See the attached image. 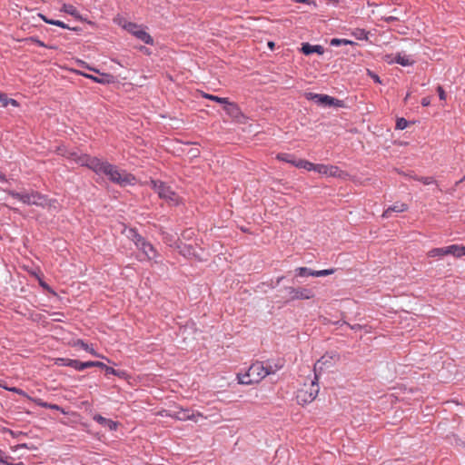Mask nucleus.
I'll return each mask as SVG.
<instances>
[{
  "mask_svg": "<svg viewBox=\"0 0 465 465\" xmlns=\"http://www.w3.org/2000/svg\"><path fill=\"white\" fill-rule=\"evenodd\" d=\"M70 157H73L77 164L86 166L97 174L106 175L112 183L120 186L131 185L135 182V177L133 174L119 169L107 161H103L89 154L76 155L72 153Z\"/></svg>",
  "mask_w": 465,
  "mask_h": 465,
  "instance_id": "1",
  "label": "nucleus"
},
{
  "mask_svg": "<svg viewBox=\"0 0 465 465\" xmlns=\"http://www.w3.org/2000/svg\"><path fill=\"white\" fill-rule=\"evenodd\" d=\"M7 193L15 199L19 200L27 205H36L41 207H54L56 209L57 201L49 200L45 195L35 191L17 193L15 191H7Z\"/></svg>",
  "mask_w": 465,
  "mask_h": 465,
  "instance_id": "2",
  "label": "nucleus"
},
{
  "mask_svg": "<svg viewBox=\"0 0 465 465\" xmlns=\"http://www.w3.org/2000/svg\"><path fill=\"white\" fill-rule=\"evenodd\" d=\"M271 373H272V367H265L262 362L256 361L245 373H238L237 381L240 384L249 385L261 381Z\"/></svg>",
  "mask_w": 465,
  "mask_h": 465,
  "instance_id": "3",
  "label": "nucleus"
},
{
  "mask_svg": "<svg viewBox=\"0 0 465 465\" xmlns=\"http://www.w3.org/2000/svg\"><path fill=\"white\" fill-rule=\"evenodd\" d=\"M127 237L130 238L135 246L143 252L147 260H154L158 257V252L155 248L145 239L141 236L135 229L130 228L128 230Z\"/></svg>",
  "mask_w": 465,
  "mask_h": 465,
  "instance_id": "4",
  "label": "nucleus"
},
{
  "mask_svg": "<svg viewBox=\"0 0 465 465\" xmlns=\"http://www.w3.org/2000/svg\"><path fill=\"white\" fill-rule=\"evenodd\" d=\"M114 22L144 44H153V39L147 32L144 31L142 25L127 22L124 17H116L114 18Z\"/></svg>",
  "mask_w": 465,
  "mask_h": 465,
  "instance_id": "5",
  "label": "nucleus"
},
{
  "mask_svg": "<svg viewBox=\"0 0 465 465\" xmlns=\"http://www.w3.org/2000/svg\"><path fill=\"white\" fill-rule=\"evenodd\" d=\"M319 391L318 376L315 374L314 380H312L310 384H304L297 391L296 399L298 403L301 405L311 403L316 399Z\"/></svg>",
  "mask_w": 465,
  "mask_h": 465,
  "instance_id": "6",
  "label": "nucleus"
},
{
  "mask_svg": "<svg viewBox=\"0 0 465 465\" xmlns=\"http://www.w3.org/2000/svg\"><path fill=\"white\" fill-rule=\"evenodd\" d=\"M300 166L307 171H314L326 177H341L342 172L335 165L301 162Z\"/></svg>",
  "mask_w": 465,
  "mask_h": 465,
  "instance_id": "7",
  "label": "nucleus"
},
{
  "mask_svg": "<svg viewBox=\"0 0 465 465\" xmlns=\"http://www.w3.org/2000/svg\"><path fill=\"white\" fill-rule=\"evenodd\" d=\"M149 185L152 189L157 193L160 198L165 200L167 203L173 205H176L179 203V196L172 188L166 185L164 183L156 180H151Z\"/></svg>",
  "mask_w": 465,
  "mask_h": 465,
  "instance_id": "8",
  "label": "nucleus"
},
{
  "mask_svg": "<svg viewBox=\"0 0 465 465\" xmlns=\"http://www.w3.org/2000/svg\"><path fill=\"white\" fill-rule=\"evenodd\" d=\"M83 64H84V68L88 69L89 71L94 72V73L98 74L99 75L95 76V75L85 74V73H80L81 75H83L88 79H91L95 83L102 84H113L115 82V78L114 75H112L110 74H106V73H100L99 70L89 66L85 63H83Z\"/></svg>",
  "mask_w": 465,
  "mask_h": 465,
  "instance_id": "9",
  "label": "nucleus"
},
{
  "mask_svg": "<svg viewBox=\"0 0 465 465\" xmlns=\"http://www.w3.org/2000/svg\"><path fill=\"white\" fill-rule=\"evenodd\" d=\"M286 292L290 300H310L314 297L312 290L307 288L287 287Z\"/></svg>",
  "mask_w": 465,
  "mask_h": 465,
  "instance_id": "10",
  "label": "nucleus"
},
{
  "mask_svg": "<svg viewBox=\"0 0 465 465\" xmlns=\"http://www.w3.org/2000/svg\"><path fill=\"white\" fill-rule=\"evenodd\" d=\"M170 416L179 420H193L195 422L198 421L199 418H203V415L199 411H191L189 410L183 409L176 411L173 415Z\"/></svg>",
  "mask_w": 465,
  "mask_h": 465,
  "instance_id": "11",
  "label": "nucleus"
},
{
  "mask_svg": "<svg viewBox=\"0 0 465 465\" xmlns=\"http://www.w3.org/2000/svg\"><path fill=\"white\" fill-rule=\"evenodd\" d=\"M276 159L282 162H285L288 163H291L294 165L297 168H301L300 163L301 162H306L307 160L304 159H296L295 156L292 153H277Z\"/></svg>",
  "mask_w": 465,
  "mask_h": 465,
  "instance_id": "12",
  "label": "nucleus"
},
{
  "mask_svg": "<svg viewBox=\"0 0 465 465\" xmlns=\"http://www.w3.org/2000/svg\"><path fill=\"white\" fill-rule=\"evenodd\" d=\"M223 109L227 114L233 119H239L242 116L239 106L236 104L230 102L229 100H227V103H225Z\"/></svg>",
  "mask_w": 465,
  "mask_h": 465,
  "instance_id": "13",
  "label": "nucleus"
},
{
  "mask_svg": "<svg viewBox=\"0 0 465 465\" xmlns=\"http://www.w3.org/2000/svg\"><path fill=\"white\" fill-rule=\"evenodd\" d=\"M311 99H315L316 102L320 104H323V105H334L336 104L335 102H339V100H336L335 98L333 97H331L327 94H309Z\"/></svg>",
  "mask_w": 465,
  "mask_h": 465,
  "instance_id": "14",
  "label": "nucleus"
},
{
  "mask_svg": "<svg viewBox=\"0 0 465 465\" xmlns=\"http://www.w3.org/2000/svg\"><path fill=\"white\" fill-rule=\"evenodd\" d=\"M94 420L104 427L108 428L110 430H115L118 427V423L103 417L100 414H95Z\"/></svg>",
  "mask_w": 465,
  "mask_h": 465,
  "instance_id": "15",
  "label": "nucleus"
},
{
  "mask_svg": "<svg viewBox=\"0 0 465 465\" xmlns=\"http://www.w3.org/2000/svg\"><path fill=\"white\" fill-rule=\"evenodd\" d=\"M408 210V204L404 203H397L390 207H388L382 213V217L383 218H389L391 216V213L392 212H397V213H402V212H405Z\"/></svg>",
  "mask_w": 465,
  "mask_h": 465,
  "instance_id": "16",
  "label": "nucleus"
},
{
  "mask_svg": "<svg viewBox=\"0 0 465 465\" xmlns=\"http://www.w3.org/2000/svg\"><path fill=\"white\" fill-rule=\"evenodd\" d=\"M55 364L58 366H69L77 371H81L80 361L77 360L57 358L55 359Z\"/></svg>",
  "mask_w": 465,
  "mask_h": 465,
  "instance_id": "17",
  "label": "nucleus"
},
{
  "mask_svg": "<svg viewBox=\"0 0 465 465\" xmlns=\"http://www.w3.org/2000/svg\"><path fill=\"white\" fill-rule=\"evenodd\" d=\"M446 255H453L455 257H461L465 255V247L458 244H453L445 247Z\"/></svg>",
  "mask_w": 465,
  "mask_h": 465,
  "instance_id": "18",
  "label": "nucleus"
},
{
  "mask_svg": "<svg viewBox=\"0 0 465 465\" xmlns=\"http://www.w3.org/2000/svg\"><path fill=\"white\" fill-rule=\"evenodd\" d=\"M302 52L306 54H312L313 53H317L319 54H323V47L322 45H311L308 43L302 44Z\"/></svg>",
  "mask_w": 465,
  "mask_h": 465,
  "instance_id": "19",
  "label": "nucleus"
},
{
  "mask_svg": "<svg viewBox=\"0 0 465 465\" xmlns=\"http://www.w3.org/2000/svg\"><path fill=\"white\" fill-rule=\"evenodd\" d=\"M395 63L402 65V66H410L414 64V60L411 55H407L405 54L399 53L395 55Z\"/></svg>",
  "mask_w": 465,
  "mask_h": 465,
  "instance_id": "20",
  "label": "nucleus"
},
{
  "mask_svg": "<svg viewBox=\"0 0 465 465\" xmlns=\"http://www.w3.org/2000/svg\"><path fill=\"white\" fill-rule=\"evenodd\" d=\"M61 11L62 12H64L72 16H74L75 19L77 20H80V21H84V19L82 17V15L79 14V12L77 11V9L72 5H69V4H64L62 5V8H61Z\"/></svg>",
  "mask_w": 465,
  "mask_h": 465,
  "instance_id": "21",
  "label": "nucleus"
},
{
  "mask_svg": "<svg viewBox=\"0 0 465 465\" xmlns=\"http://www.w3.org/2000/svg\"><path fill=\"white\" fill-rule=\"evenodd\" d=\"M0 104L3 107H6L9 104L17 107L19 106V104L16 100L8 98L5 94L0 93Z\"/></svg>",
  "mask_w": 465,
  "mask_h": 465,
  "instance_id": "22",
  "label": "nucleus"
},
{
  "mask_svg": "<svg viewBox=\"0 0 465 465\" xmlns=\"http://www.w3.org/2000/svg\"><path fill=\"white\" fill-rule=\"evenodd\" d=\"M332 359L331 356L324 355L322 357L321 360H319L315 365H314V371H322L323 368V365H327L328 363L331 364V360Z\"/></svg>",
  "mask_w": 465,
  "mask_h": 465,
  "instance_id": "23",
  "label": "nucleus"
},
{
  "mask_svg": "<svg viewBox=\"0 0 465 465\" xmlns=\"http://www.w3.org/2000/svg\"><path fill=\"white\" fill-rule=\"evenodd\" d=\"M427 256L431 258L446 256L445 247L433 248L427 252Z\"/></svg>",
  "mask_w": 465,
  "mask_h": 465,
  "instance_id": "24",
  "label": "nucleus"
},
{
  "mask_svg": "<svg viewBox=\"0 0 465 465\" xmlns=\"http://www.w3.org/2000/svg\"><path fill=\"white\" fill-rule=\"evenodd\" d=\"M334 272H335L334 269H326V270L310 272V275L314 276V277L328 276V275L332 274Z\"/></svg>",
  "mask_w": 465,
  "mask_h": 465,
  "instance_id": "25",
  "label": "nucleus"
},
{
  "mask_svg": "<svg viewBox=\"0 0 465 465\" xmlns=\"http://www.w3.org/2000/svg\"><path fill=\"white\" fill-rule=\"evenodd\" d=\"M410 178H412L416 181L421 182L423 184H426V185L432 184L436 182L433 177H420L417 175H414V176L410 175Z\"/></svg>",
  "mask_w": 465,
  "mask_h": 465,
  "instance_id": "26",
  "label": "nucleus"
},
{
  "mask_svg": "<svg viewBox=\"0 0 465 465\" xmlns=\"http://www.w3.org/2000/svg\"><path fill=\"white\" fill-rule=\"evenodd\" d=\"M57 153L64 156V157H66L67 159H70L72 161H74L75 163V160L73 158V157H70V154L72 153H74L76 155H79L77 153L75 152H70V151H67L64 147H58L57 148Z\"/></svg>",
  "mask_w": 465,
  "mask_h": 465,
  "instance_id": "27",
  "label": "nucleus"
},
{
  "mask_svg": "<svg viewBox=\"0 0 465 465\" xmlns=\"http://www.w3.org/2000/svg\"><path fill=\"white\" fill-rule=\"evenodd\" d=\"M48 22H49V25H56L61 28H64V29L77 31L76 27H70L68 25L64 24V22H62L60 20H54V21H48Z\"/></svg>",
  "mask_w": 465,
  "mask_h": 465,
  "instance_id": "28",
  "label": "nucleus"
},
{
  "mask_svg": "<svg viewBox=\"0 0 465 465\" xmlns=\"http://www.w3.org/2000/svg\"><path fill=\"white\" fill-rule=\"evenodd\" d=\"M296 273L300 277H305V276H311L310 272H314L313 270H311L306 267H299L295 270Z\"/></svg>",
  "mask_w": 465,
  "mask_h": 465,
  "instance_id": "29",
  "label": "nucleus"
},
{
  "mask_svg": "<svg viewBox=\"0 0 465 465\" xmlns=\"http://www.w3.org/2000/svg\"><path fill=\"white\" fill-rule=\"evenodd\" d=\"M203 96L209 100H212V101L223 104H225V103H227V100H228V98L219 97V96H215L213 94H204Z\"/></svg>",
  "mask_w": 465,
  "mask_h": 465,
  "instance_id": "30",
  "label": "nucleus"
},
{
  "mask_svg": "<svg viewBox=\"0 0 465 465\" xmlns=\"http://www.w3.org/2000/svg\"><path fill=\"white\" fill-rule=\"evenodd\" d=\"M105 371L107 374H113V375H116V376H119V377H124L125 375V372L123 371H118V370H115L112 367H105Z\"/></svg>",
  "mask_w": 465,
  "mask_h": 465,
  "instance_id": "31",
  "label": "nucleus"
},
{
  "mask_svg": "<svg viewBox=\"0 0 465 465\" xmlns=\"http://www.w3.org/2000/svg\"><path fill=\"white\" fill-rule=\"evenodd\" d=\"M183 256H192L194 255L193 248L190 245H185L181 249L180 252Z\"/></svg>",
  "mask_w": 465,
  "mask_h": 465,
  "instance_id": "32",
  "label": "nucleus"
},
{
  "mask_svg": "<svg viewBox=\"0 0 465 465\" xmlns=\"http://www.w3.org/2000/svg\"><path fill=\"white\" fill-rule=\"evenodd\" d=\"M350 44H352V42L349 41V40H346V39L333 38L331 41V45H334V46H338V45H350Z\"/></svg>",
  "mask_w": 465,
  "mask_h": 465,
  "instance_id": "33",
  "label": "nucleus"
},
{
  "mask_svg": "<svg viewBox=\"0 0 465 465\" xmlns=\"http://www.w3.org/2000/svg\"><path fill=\"white\" fill-rule=\"evenodd\" d=\"M77 344L80 345L84 351L90 352L94 356H99L93 348H91L88 344L84 343L83 341H78Z\"/></svg>",
  "mask_w": 465,
  "mask_h": 465,
  "instance_id": "34",
  "label": "nucleus"
},
{
  "mask_svg": "<svg viewBox=\"0 0 465 465\" xmlns=\"http://www.w3.org/2000/svg\"><path fill=\"white\" fill-rule=\"evenodd\" d=\"M408 126V122L404 118H399L396 122V128L399 130H403Z\"/></svg>",
  "mask_w": 465,
  "mask_h": 465,
  "instance_id": "35",
  "label": "nucleus"
},
{
  "mask_svg": "<svg viewBox=\"0 0 465 465\" xmlns=\"http://www.w3.org/2000/svg\"><path fill=\"white\" fill-rule=\"evenodd\" d=\"M437 92H438L440 99L442 101H445L447 98V95H446L445 91L443 90V88L440 85H439L437 87Z\"/></svg>",
  "mask_w": 465,
  "mask_h": 465,
  "instance_id": "36",
  "label": "nucleus"
},
{
  "mask_svg": "<svg viewBox=\"0 0 465 465\" xmlns=\"http://www.w3.org/2000/svg\"><path fill=\"white\" fill-rule=\"evenodd\" d=\"M8 458H9V457H8V456H6V455L5 454V452H4V451H2V450H0V464H1V465H6V464H8V461H7V459H8Z\"/></svg>",
  "mask_w": 465,
  "mask_h": 465,
  "instance_id": "37",
  "label": "nucleus"
},
{
  "mask_svg": "<svg viewBox=\"0 0 465 465\" xmlns=\"http://www.w3.org/2000/svg\"><path fill=\"white\" fill-rule=\"evenodd\" d=\"M80 365H81V371H83L86 368L94 367V361H85V362L80 361Z\"/></svg>",
  "mask_w": 465,
  "mask_h": 465,
  "instance_id": "38",
  "label": "nucleus"
},
{
  "mask_svg": "<svg viewBox=\"0 0 465 465\" xmlns=\"http://www.w3.org/2000/svg\"><path fill=\"white\" fill-rule=\"evenodd\" d=\"M26 41L34 43V44H36L39 46H43V47L46 46L42 41H40V40H38L36 38H34V37L28 38V39H26Z\"/></svg>",
  "mask_w": 465,
  "mask_h": 465,
  "instance_id": "39",
  "label": "nucleus"
},
{
  "mask_svg": "<svg viewBox=\"0 0 465 465\" xmlns=\"http://www.w3.org/2000/svg\"><path fill=\"white\" fill-rule=\"evenodd\" d=\"M34 401L40 407L48 409L49 403L43 401L41 399H35Z\"/></svg>",
  "mask_w": 465,
  "mask_h": 465,
  "instance_id": "40",
  "label": "nucleus"
},
{
  "mask_svg": "<svg viewBox=\"0 0 465 465\" xmlns=\"http://www.w3.org/2000/svg\"><path fill=\"white\" fill-rule=\"evenodd\" d=\"M384 61L388 64H393L395 63V56H393V54H386L384 56Z\"/></svg>",
  "mask_w": 465,
  "mask_h": 465,
  "instance_id": "41",
  "label": "nucleus"
},
{
  "mask_svg": "<svg viewBox=\"0 0 465 465\" xmlns=\"http://www.w3.org/2000/svg\"><path fill=\"white\" fill-rule=\"evenodd\" d=\"M7 390L11 391H14L19 395H23V396H25V392L24 391H22L21 389H18V388H6Z\"/></svg>",
  "mask_w": 465,
  "mask_h": 465,
  "instance_id": "42",
  "label": "nucleus"
},
{
  "mask_svg": "<svg viewBox=\"0 0 465 465\" xmlns=\"http://www.w3.org/2000/svg\"><path fill=\"white\" fill-rule=\"evenodd\" d=\"M368 74L376 83H381L380 77L377 74H373L370 70H368Z\"/></svg>",
  "mask_w": 465,
  "mask_h": 465,
  "instance_id": "43",
  "label": "nucleus"
},
{
  "mask_svg": "<svg viewBox=\"0 0 465 465\" xmlns=\"http://www.w3.org/2000/svg\"><path fill=\"white\" fill-rule=\"evenodd\" d=\"M294 2L296 3H302V4H307V5H315L314 1L313 0H293Z\"/></svg>",
  "mask_w": 465,
  "mask_h": 465,
  "instance_id": "44",
  "label": "nucleus"
},
{
  "mask_svg": "<svg viewBox=\"0 0 465 465\" xmlns=\"http://www.w3.org/2000/svg\"><path fill=\"white\" fill-rule=\"evenodd\" d=\"M430 104V98H429V97H424V98H422V100H421V104H422L423 106H428Z\"/></svg>",
  "mask_w": 465,
  "mask_h": 465,
  "instance_id": "45",
  "label": "nucleus"
},
{
  "mask_svg": "<svg viewBox=\"0 0 465 465\" xmlns=\"http://www.w3.org/2000/svg\"><path fill=\"white\" fill-rule=\"evenodd\" d=\"M94 367H99L105 370V367L107 366L102 361H94Z\"/></svg>",
  "mask_w": 465,
  "mask_h": 465,
  "instance_id": "46",
  "label": "nucleus"
},
{
  "mask_svg": "<svg viewBox=\"0 0 465 465\" xmlns=\"http://www.w3.org/2000/svg\"><path fill=\"white\" fill-rule=\"evenodd\" d=\"M350 328L353 331H360L362 329V326L360 324H354V325H350Z\"/></svg>",
  "mask_w": 465,
  "mask_h": 465,
  "instance_id": "47",
  "label": "nucleus"
},
{
  "mask_svg": "<svg viewBox=\"0 0 465 465\" xmlns=\"http://www.w3.org/2000/svg\"><path fill=\"white\" fill-rule=\"evenodd\" d=\"M48 409L56 410V411H60L61 410V408L58 405L52 404V403H49Z\"/></svg>",
  "mask_w": 465,
  "mask_h": 465,
  "instance_id": "48",
  "label": "nucleus"
},
{
  "mask_svg": "<svg viewBox=\"0 0 465 465\" xmlns=\"http://www.w3.org/2000/svg\"><path fill=\"white\" fill-rule=\"evenodd\" d=\"M199 153H200V152H199V150H198V149H196V148L192 149V151H191V154H192V156H193V157H196V156H198V155H199Z\"/></svg>",
  "mask_w": 465,
  "mask_h": 465,
  "instance_id": "49",
  "label": "nucleus"
},
{
  "mask_svg": "<svg viewBox=\"0 0 465 465\" xmlns=\"http://www.w3.org/2000/svg\"><path fill=\"white\" fill-rule=\"evenodd\" d=\"M15 449H30L26 443L19 444L15 447Z\"/></svg>",
  "mask_w": 465,
  "mask_h": 465,
  "instance_id": "50",
  "label": "nucleus"
},
{
  "mask_svg": "<svg viewBox=\"0 0 465 465\" xmlns=\"http://www.w3.org/2000/svg\"><path fill=\"white\" fill-rule=\"evenodd\" d=\"M39 16L46 23V24H49L48 21H54V19H49L47 18L45 15H39Z\"/></svg>",
  "mask_w": 465,
  "mask_h": 465,
  "instance_id": "51",
  "label": "nucleus"
},
{
  "mask_svg": "<svg viewBox=\"0 0 465 465\" xmlns=\"http://www.w3.org/2000/svg\"><path fill=\"white\" fill-rule=\"evenodd\" d=\"M385 20H386L387 22H391V21H394V20H396V17H394V16H389V17H386V18H385Z\"/></svg>",
  "mask_w": 465,
  "mask_h": 465,
  "instance_id": "52",
  "label": "nucleus"
},
{
  "mask_svg": "<svg viewBox=\"0 0 465 465\" xmlns=\"http://www.w3.org/2000/svg\"><path fill=\"white\" fill-rule=\"evenodd\" d=\"M0 180L1 181H5V176L4 174H0Z\"/></svg>",
  "mask_w": 465,
  "mask_h": 465,
  "instance_id": "53",
  "label": "nucleus"
},
{
  "mask_svg": "<svg viewBox=\"0 0 465 465\" xmlns=\"http://www.w3.org/2000/svg\"><path fill=\"white\" fill-rule=\"evenodd\" d=\"M6 465H25V464L23 462H19V463H16V464H12V463L8 462V464H6Z\"/></svg>",
  "mask_w": 465,
  "mask_h": 465,
  "instance_id": "54",
  "label": "nucleus"
},
{
  "mask_svg": "<svg viewBox=\"0 0 465 465\" xmlns=\"http://www.w3.org/2000/svg\"><path fill=\"white\" fill-rule=\"evenodd\" d=\"M268 45H269L271 48H272V47L274 46V44H273L272 42H269V43H268Z\"/></svg>",
  "mask_w": 465,
  "mask_h": 465,
  "instance_id": "55",
  "label": "nucleus"
}]
</instances>
